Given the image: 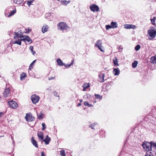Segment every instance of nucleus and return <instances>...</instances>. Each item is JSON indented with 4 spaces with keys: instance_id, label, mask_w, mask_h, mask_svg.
<instances>
[{
    "instance_id": "52",
    "label": "nucleus",
    "mask_w": 156,
    "mask_h": 156,
    "mask_svg": "<svg viewBox=\"0 0 156 156\" xmlns=\"http://www.w3.org/2000/svg\"><path fill=\"white\" fill-rule=\"evenodd\" d=\"M81 105V103H79L77 105L78 106H80Z\"/></svg>"
},
{
    "instance_id": "50",
    "label": "nucleus",
    "mask_w": 156,
    "mask_h": 156,
    "mask_svg": "<svg viewBox=\"0 0 156 156\" xmlns=\"http://www.w3.org/2000/svg\"><path fill=\"white\" fill-rule=\"evenodd\" d=\"M3 113L2 112H0V117L2 116Z\"/></svg>"
},
{
    "instance_id": "33",
    "label": "nucleus",
    "mask_w": 156,
    "mask_h": 156,
    "mask_svg": "<svg viewBox=\"0 0 156 156\" xmlns=\"http://www.w3.org/2000/svg\"><path fill=\"white\" fill-rule=\"evenodd\" d=\"M36 60H34L30 65V66L29 67V69L30 70V67H31L32 68L33 67V65L34 64V63L36 62Z\"/></svg>"
},
{
    "instance_id": "11",
    "label": "nucleus",
    "mask_w": 156,
    "mask_h": 156,
    "mask_svg": "<svg viewBox=\"0 0 156 156\" xmlns=\"http://www.w3.org/2000/svg\"><path fill=\"white\" fill-rule=\"evenodd\" d=\"M125 27L126 29H134L136 28V26L132 24H126L125 25Z\"/></svg>"
},
{
    "instance_id": "55",
    "label": "nucleus",
    "mask_w": 156,
    "mask_h": 156,
    "mask_svg": "<svg viewBox=\"0 0 156 156\" xmlns=\"http://www.w3.org/2000/svg\"><path fill=\"white\" fill-rule=\"evenodd\" d=\"M83 100H82V99H80V102H83Z\"/></svg>"
},
{
    "instance_id": "25",
    "label": "nucleus",
    "mask_w": 156,
    "mask_h": 156,
    "mask_svg": "<svg viewBox=\"0 0 156 156\" xmlns=\"http://www.w3.org/2000/svg\"><path fill=\"white\" fill-rule=\"evenodd\" d=\"M113 63L115 66H118V59L117 58L115 57L113 60Z\"/></svg>"
},
{
    "instance_id": "44",
    "label": "nucleus",
    "mask_w": 156,
    "mask_h": 156,
    "mask_svg": "<svg viewBox=\"0 0 156 156\" xmlns=\"http://www.w3.org/2000/svg\"><path fill=\"white\" fill-rule=\"evenodd\" d=\"M29 49L31 51H33V50H34V47H33V46H30L29 47Z\"/></svg>"
},
{
    "instance_id": "3",
    "label": "nucleus",
    "mask_w": 156,
    "mask_h": 156,
    "mask_svg": "<svg viewBox=\"0 0 156 156\" xmlns=\"http://www.w3.org/2000/svg\"><path fill=\"white\" fill-rule=\"evenodd\" d=\"M58 30L62 31L63 32L69 28L68 25L64 22H61L58 23L57 25Z\"/></svg>"
},
{
    "instance_id": "7",
    "label": "nucleus",
    "mask_w": 156,
    "mask_h": 156,
    "mask_svg": "<svg viewBox=\"0 0 156 156\" xmlns=\"http://www.w3.org/2000/svg\"><path fill=\"white\" fill-rule=\"evenodd\" d=\"M22 41L25 42L26 44H27V43H30V44L32 42V40L28 36H24L22 38Z\"/></svg>"
},
{
    "instance_id": "14",
    "label": "nucleus",
    "mask_w": 156,
    "mask_h": 156,
    "mask_svg": "<svg viewBox=\"0 0 156 156\" xmlns=\"http://www.w3.org/2000/svg\"><path fill=\"white\" fill-rule=\"evenodd\" d=\"M51 139L49 137L48 135H47L45 139H43V141L45 142V144L47 145L49 144V142L51 141Z\"/></svg>"
},
{
    "instance_id": "32",
    "label": "nucleus",
    "mask_w": 156,
    "mask_h": 156,
    "mask_svg": "<svg viewBox=\"0 0 156 156\" xmlns=\"http://www.w3.org/2000/svg\"><path fill=\"white\" fill-rule=\"evenodd\" d=\"M140 48V46L139 44L136 45L135 47V50L137 51H138Z\"/></svg>"
},
{
    "instance_id": "12",
    "label": "nucleus",
    "mask_w": 156,
    "mask_h": 156,
    "mask_svg": "<svg viewBox=\"0 0 156 156\" xmlns=\"http://www.w3.org/2000/svg\"><path fill=\"white\" fill-rule=\"evenodd\" d=\"M105 76L104 74H101L99 75V77L98 78V80L101 83L104 81V78Z\"/></svg>"
},
{
    "instance_id": "58",
    "label": "nucleus",
    "mask_w": 156,
    "mask_h": 156,
    "mask_svg": "<svg viewBox=\"0 0 156 156\" xmlns=\"http://www.w3.org/2000/svg\"><path fill=\"white\" fill-rule=\"evenodd\" d=\"M55 93L56 94H55L57 96H57V95H56V94H57V93H56H56Z\"/></svg>"
},
{
    "instance_id": "26",
    "label": "nucleus",
    "mask_w": 156,
    "mask_h": 156,
    "mask_svg": "<svg viewBox=\"0 0 156 156\" xmlns=\"http://www.w3.org/2000/svg\"><path fill=\"white\" fill-rule=\"evenodd\" d=\"M151 63H156V56L152 57L151 59Z\"/></svg>"
},
{
    "instance_id": "5",
    "label": "nucleus",
    "mask_w": 156,
    "mask_h": 156,
    "mask_svg": "<svg viewBox=\"0 0 156 156\" xmlns=\"http://www.w3.org/2000/svg\"><path fill=\"white\" fill-rule=\"evenodd\" d=\"M9 107L15 109L18 107V104L16 101L11 100L8 102Z\"/></svg>"
},
{
    "instance_id": "38",
    "label": "nucleus",
    "mask_w": 156,
    "mask_h": 156,
    "mask_svg": "<svg viewBox=\"0 0 156 156\" xmlns=\"http://www.w3.org/2000/svg\"><path fill=\"white\" fill-rule=\"evenodd\" d=\"M156 18V17H154L153 19H151V20L152 23L154 25H155V24L154 23H155V20H154Z\"/></svg>"
},
{
    "instance_id": "54",
    "label": "nucleus",
    "mask_w": 156,
    "mask_h": 156,
    "mask_svg": "<svg viewBox=\"0 0 156 156\" xmlns=\"http://www.w3.org/2000/svg\"><path fill=\"white\" fill-rule=\"evenodd\" d=\"M95 124H96L95 123H93L92 124V125H93V126H94L95 125Z\"/></svg>"
},
{
    "instance_id": "39",
    "label": "nucleus",
    "mask_w": 156,
    "mask_h": 156,
    "mask_svg": "<svg viewBox=\"0 0 156 156\" xmlns=\"http://www.w3.org/2000/svg\"><path fill=\"white\" fill-rule=\"evenodd\" d=\"M105 28H106V29L107 30H108L109 29L112 28V27L111 26V25H106L105 26Z\"/></svg>"
},
{
    "instance_id": "13",
    "label": "nucleus",
    "mask_w": 156,
    "mask_h": 156,
    "mask_svg": "<svg viewBox=\"0 0 156 156\" xmlns=\"http://www.w3.org/2000/svg\"><path fill=\"white\" fill-rule=\"evenodd\" d=\"M10 90L9 88H6L3 93L4 96L5 97H7L9 95Z\"/></svg>"
},
{
    "instance_id": "35",
    "label": "nucleus",
    "mask_w": 156,
    "mask_h": 156,
    "mask_svg": "<svg viewBox=\"0 0 156 156\" xmlns=\"http://www.w3.org/2000/svg\"><path fill=\"white\" fill-rule=\"evenodd\" d=\"M95 95L96 98L97 99H102V97L98 94H95Z\"/></svg>"
},
{
    "instance_id": "59",
    "label": "nucleus",
    "mask_w": 156,
    "mask_h": 156,
    "mask_svg": "<svg viewBox=\"0 0 156 156\" xmlns=\"http://www.w3.org/2000/svg\"><path fill=\"white\" fill-rule=\"evenodd\" d=\"M55 94H54V95H55Z\"/></svg>"
},
{
    "instance_id": "2",
    "label": "nucleus",
    "mask_w": 156,
    "mask_h": 156,
    "mask_svg": "<svg viewBox=\"0 0 156 156\" xmlns=\"http://www.w3.org/2000/svg\"><path fill=\"white\" fill-rule=\"evenodd\" d=\"M147 34L149 36L148 37L149 40H152L156 37V28L153 27H151L147 31Z\"/></svg>"
},
{
    "instance_id": "8",
    "label": "nucleus",
    "mask_w": 156,
    "mask_h": 156,
    "mask_svg": "<svg viewBox=\"0 0 156 156\" xmlns=\"http://www.w3.org/2000/svg\"><path fill=\"white\" fill-rule=\"evenodd\" d=\"M90 10L94 12H97L99 11V7L95 4H92L90 5Z\"/></svg>"
},
{
    "instance_id": "47",
    "label": "nucleus",
    "mask_w": 156,
    "mask_h": 156,
    "mask_svg": "<svg viewBox=\"0 0 156 156\" xmlns=\"http://www.w3.org/2000/svg\"><path fill=\"white\" fill-rule=\"evenodd\" d=\"M122 48H123L122 47V46L121 45L119 46V47L118 48V49L119 50H120V49L122 50Z\"/></svg>"
},
{
    "instance_id": "36",
    "label": "nucleus",
    "mask_w": 156,
    "mask_h": 156,
    "mask_svg": "<svg viewBox=\"0 0 156 156\" xmlns=\"http://www.w3.org/2000/svg\"><path fill=\"white\" fill-rule=\"evenodd\" d=\"M42 130H44L46 129V126L45 124L44 123H42Z\"/></svg>"
},
{
    "instance_id": "1",
    "label": "nucleus",
    "mask_w": 156,
    "mask_h": 156,
    "mask_svg": "<svg viewBox=\"0 0 156 156\" xmlns=\"http://www.w3.org/2000/svg\"><path fill=\"white\" fill-rule=\"evenodd\" d=\"M142 146L144 149L146 148V151H156V143L153 141L150 142H144L143 143Z\"/></svg>"
},
{
    "instance_id": "15",
    "label": "nucleus",
    "mask_w": 156,
    "mask_h": 156,
    "mask_svg": "<svg viewBox=\"0 0 156 156\" xmlns=\"http://www.w3.org/2000/svg\"><path fill=\"white\" fill-rule=\"evenodd\" d=\"M48 27L46 25H44L42 28V30L43 33H44L48 31Z\"/></svg>"
},
{
    "instance_id": "9",
    "label": "nucleus",
    "mask_w": 156,
    "mask_h": 156,
    "mask_svg": "<svg viewBox=\"0 0 156 156\" xmlns=\"http://www.w3.org/2000/svg\"><path fill=\"white\" fill-rule=\"evenodd\" d=\"M145 156H156V152L152 151H146Z\"/></svg>"
},
{
    "instance_id": "51",
    "label": "nucleus",
    "mask_w": 156,
    "mask_h": 156,
    "mask_svg": "<svg viewBox=\"0 0 156 156\" xmlns=\"http://www.w3.org/2000/svg\"><path fill=\"white\" fill-rule=\"evenodd\" d=\"M32 52V54L34 55V54H35V51H31Z\"/></svg>"
},
{
    "instance_id": "49",
    "label": "nucleus",
    "mask_w": 156,
    "mask_h": 156,
    "mask_svg": "<svg viewBox=\"0 0 156 156\" xmlns=\"http://www.w3.org/2000/svg\"><path fill=\"white\" fill-rule=\"evenodd\" d=\"M93 127L94 126H93L92 124L89 126V127L91 128L92 129H94V128H93Z\"/></svg>"
},
{
    "instance_id": "30",
    "label": "nucleus",
    "mask_w": 156,
    "mask_h": 156,
    "mask_svg": "<svg viewBox=\"0 0 156 156\" xmlns=\"http://www.w3.org/2000/svg\"><path fill=\"white\" fill-rule=\"evenodd\" d=\"M83 90L85 91L86 89L89 87L90 86L89 85L87 84V83L84 84L83 86Z\"/></svg>"
},
{
    "instance_id": "27",
    "label": "nucleus",
    "mask_w": 156,
    "mask_h": 156,
    "mask_svg": "<svg viewBox=\"0 0 156 156\" xmlns=\"http://www.w3.org/2000/svg\"><path fill=\"white\" fill-rule=\"evenodd\" d=\"M84 105L85 106H87L88 107L93 106L92 105L89 104L88 102L85 101L83 102Z\"/></svg>"
},
{
    "instance_id": "45",
    "label": "nucleus",
    "mask_w": 156,
    "mask_h": 156,
    "mask_svg": "<svg viewBox=\"0 0 156 156\" xmlns=\"http://www.w3.org/2000/svg\"><path fill=\"white\" fill-rule=\"evenodd\" d=\"M17 32L19 33V34L21 35V36H24L23 35V33H22V31L21 30H19Z\"/></svg>"
},
{
    "instance_id": "23",
    "label": "nucleus",
    "mask_w": 156,
    "mask_h": 156,
    "mask_svg": "<svg viewBox=\"0 0 156 156\" xmlns=\"http://www.w3.org/2000/svg\"><path fill=\"white\" fill-rule=\"evenodd\" d=\"M13 1L14 3L18 5L21 4L23 2V0H13Z\"/></svg>"
},
{
    "instance_id": "31",
    "label": "nucleus",
    "mask_w": 156,
    "mask_h": 156,
    "mask_svg": "<svg viewBox=\"0 0 156 156\" xmlns=\"http://www.w3.org/2000/svg\"><path fill=\"white\" fill-rule=\"evenodd\" d=\"M60 154L61 156H66L64 150H62L60 151Z\"/></svg>"
},
{
    "instance_id": "22",
    "label": "nucleus",
    "mask_w": 156,
    "mask_h": 156,
    "mask_svg": "<svg viewBox=\"0 0 156 156\" xmlns=\"http://www.w3.org/2000/svg\"><path fill=\"white\" fill-rule=\"evenodd\" d=\"M57 62L58 65L59 66H63L65 65V63H63L62 61L60 58L57 59Z\"/></svg>"
},
{
    "instance_id": "56",
    "label": "nucleus",
    "mask_w": 156,
    "mask_h": 156,
    "mask_svg": "<svg viewBox=\"0 0 156 156\" xmlns=\"http://www.w3.org/2000/svg\"><path fill=\"white\" fill-rule=\"evenodd\" d=\"M3 136H4V135H3V136H0V137H3Z\"/></svg>"
},
{
    "instance_id": "41",
    "label": "nucleus",
    "mask_w": 156,
    "mask_h": 156,
    "mask_svg": "<svg viewBox=\"0 0 156 156\" xmlns=\"http://www.w3.org/2000/svg\"><path fill=\"white\" fill-rule=\"evenodd\" d=\"M33 2V1L32 0V1H28L27 2V5H29V6H30V5H31V3Z\"/></svg>"
},
{
    "instance_id": "19",
    "label": "nucleus",
    "mask_w": 156,
    "mask_h": 156,
    "mask_svg": "<svg viewBox=\"0 0 156 156\" xmlns=\"http://www.w3.org/2000/svg\"><path fill=\"white\" fill-rule=\"evenodd\" d=\"M22 38H21L20 39H18L17 40H16L13 42V43L14 44H18L19 45H21V41H22Z\"/></svg>"
},
{
    "instance_id": "43",
    "label": "nucleus",
    "mask_w": 156,
    "mask_h": 156,
    "mask_svg": "<svg viewBox=\"0 0 156 156\" xmlns=\"http://www.w3.org/2000/svg\"><path fill=\"white\" fill-rule=\"evenodd\" d=\"M26 31L25 32L26 33H28L31 31V29L28 28V29H26Z\"/></svg>"
},
{
    "instance_id": "6",
    "label": "nucleus",
    "mask_w": 156,
    "mask_h": 156,
    "mask_svg": "<svg viewBox=\"0 0 156 156\" xmlns=\"http://www.w3.org/2000/svg\"><path fill=\"white\" fill-rule=\"evenodd\" d=\"M39 97L38 96H36L35 94L32 95L31 97V100L32 102L35 104L39 101Z\"/></svg>"
},
{
    "instance_id": "16",
    "label": "nucleus",
    "mask_w": 156,
    "mask_h": 156,
    "mask_svg": "<svg viewBox=\"0 0 156 156\" xmlns=\"http://www.w3.org/2000/svg\"><path fill=\"white\" fill-rule=\"evenodd\" d=\"M37 136L40 139H41L43 140L44 138V134L42 132H38L37 133Z\"/></svg>"
},
{
    "instance_id": "29",
    "label": "nucleus",
    "mask_w": 156,
    "mask_h": 156,
    "mask_svg": "<svg viewBox=\"0 0 156 156\" xmlns=\"http://www.w3.org/2000/svg\"><path fill=\"white\" fill-rule=\"evenodd\" d=\"M138 62L137 61H135L132 63V66L133 68H135L137 66Z\"/></svg>"
},
{
    "instance_id": "40",
    "label": "nucleus",
    "mask_w": 156,
    "mask_h": 156,
    "mask_svg": "<svg viewBox=\"0 0 156 156\" xmlns=\"http://www.w3.org/2000/svg\"><path fill=\"white\" fill-rule=\"evenodd\" d=\"M98 49L102 52H104V50L102 49V46L101 45H99L98 47H97Z\"/></svg>"
},
{
    "instance_id": "24",
    "label": "nucleus",
    "mask_w": 156,
    "mask_h": 156,
    "mask_svg": "<svg viewBox=\"0 0 156 156\" xmlns=\"http://www.w3.org/2000/svg\"><path fill=\"white\" fill-rule=\"evenodd\" d=\"M102 44V42L101 40H98L95 44V47H98L99 45H101Z\"/></svg>"
},
{
    "instance_id": "4",
    "label": "nucleus",
    "mask_w": 156,
    "mask_h": 156,
    "mask_svg": "<svg viewBox=\"0 0 156 156\" xmlns=\"http://www.w3.org/2000/svg\"><path fill=\"white\" fill-rule=\"evenodd\" d=\"M25 119L27 122H29L33 121L35 118L30 113H27L26 115Z\"/></svg>"
},
{
    "instance_id": "17",
    "label": "nucleus",
    "mask_w": 156,
    "mask_h": 156,
    "mask_svg": "<svg viewBox=\"0 0 156 156\" xmlns=\"http://www.w3.org/2000/svg\"><path fill=\"white\" fill-rule=\"evenodd\" d=\"M15 35L14 36V38L15 39H16L17 38L20 37L21 38H23V37L24 36H21V35L19 34V33L17 32H14Z\"/></svg>"
},
{
    "instance_id": "21",
    "label": "nucleus",
    "mask_w": 156,
    "mask_h": 156,
    "mask_svg": "<svg viewBox=\"0 0 156 156\" xmlns=\"http://www.w3.org/2000/svg\"><path fill=\"white\" fill-rule=\"evenodd\" d=\"M111 25L112 27V28H116L118 27V24L116 22H112L111 23Z\"/></svg>"
},
{
    "instance_id": "53",
    "label": "nucleus",
    "mask_w": 156,
    "mask_h": 156,
    "mask_svg": "<svg viewBox=\"0 0 156 156\" xmlns=\"http://www.w3.org/2000/svg\"><path fill=\"white\" fill-rule=\"evenodd\" d=\"M67 4H68V3H69L70 2V1H67Z\"/></svg>"
},
{
    "instance_id": "20",
    "label": "nucleus",
    "mask_w": 156,
    "mask_h": 156,
    "mask_svg": "<svg viewBox=\"0 0 156 156\" xmlns=\"http://www.w3.org/2000/svg\"><path fill=\"white\" fill-rule=\"evenodd\" d=\"M20 80H23L25 79V77H27V75L26 73H23L20 74Z\"/></svg>"
},
{
    "instance_id": "37",
    "label": "nucleus",
    "mask_w": 156,
    "mask_h": 156,
    "mask_svg": "<svg viewBox=\"0 0 156 156\" xmlns=\"http://www.w3.org/2000/svg\"><path fill=\"white\" fill-rule=\"evenodd\" d=\"M43 115V114L42 113H41L39 115H38V118L39 119H43V117H42V115Z\"/></svg>"
},
{
    "instance_id": "42",
    "label": "nucleus",
    "mask_w": 156,
    "mask_h": 156,
    "mask_svg": "<svg viewBox=\"0 0 156 156\" xmlns=\"http://www.w3.org/2000/svg\"><path fill=\"white\" fill-rule=\"evenodd\" d=\"M67 1L66 0L63 1H62V4H63V5H67Z\"/></svg>"
},
{
    "instance_id": "28",
    "label": "nucleus",
    "mask_w": 156,
    "mask_h": 156,
    "mask_svg": "<svg viewBox=\"0 0 156 156\" xmlns=\"http://www.w3.org/2000/svg\"><path fill=\"white\" fill-rule=\"evenodd\" d=\"M16 12V9H14V10H13L12 11H11L8 16H12L14 15Z\"/></svg>"
},
{
    "instance_id": "18",
    "label": "nucleus",
    "mask_w": 156,
    "mask_h": 156,
    "mask_svg": "<svg viewBox=\"0 0 156 156\" xmlns=\"http://www.w3.org/2000/svg\"><path fill=\"white\" fill-rule=\"evenodd\" d=\"M113 72H114V75L115 76L118 75L119 74L120 70L118 68H114Z\"/></svg>"
},
{
    "instance_id": "57",
    "label": "nucleus",
    "mask_w": 156,
    "mask_h": 156,
    "mask_svg": "<svg viewBox=\"0 0 156 156\" xmlns=\"http://www.w3.org/2000/svg\"><path fill=\"white\" fill-rule=\"evenodd\" d=\"M96 123V124H95V125H96L98 124L97 123Z\"/></svg>"
},
{
    "instance_id": "48",
    "label": "nucleus",
    "mask_w": 156,
    "mask_h": 156,
    "mask_svg": "<svg viewBox=\"0 0 156 156\" xmlns=\"http://www.w3.org/2000/svg\"><path fill=\"white\" fill-rule=\"evenodd\" d=\"M41 156H45L44 153V152H42L41 153Z\"/></svg>"
},
{
    "instance_id": "46",
    "label": "nucleus",
    "mask_w": 156,
    "mask_h": 156,
    "mask_svg": "<svg viewBox=\"0 0 156 156\" xmlns=\"http://www.w3.org/2000/svg\"><path fill=\"white\" fill-rule=\"evenodd\" d=\"M55 76L54 77H49L48 79L49 80H51L52 79H54L55 78Z\"/></svg>"
},
{
    "instance_id": "10",
    "label": "nucleus",
    "mask_w": 156,
    "mask_h": 156,
    "mask_svg": "<svg viewBox=\"0 0 156 156\" xmlns=\"http://www.w3.org/2000/svg\"><path fill=\"white\" fill-rule=\"evenodd\" d=\"M31 141L33 144L36 148H38V145L36 141L34 139V137H32L31 139Z\"/></svg>"
},
{
    "instance_id": "34",
    "label": "nucleus",
    "mask_w": 156,
    "mask_h": 156,
    "mask_svg": "<svg viewBox=\"0 0 156 156\" xmlns=\"http://www.w3.org/2000/svg\"><path fill=\"white\" fill-rule=\"evenodd\" d=\"M73 64V61H72V62L70 64L66 65L65 64V65H64V66H65L66 67V68H68L70 67Z\"/></svg>"
}]
</instances>
